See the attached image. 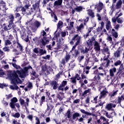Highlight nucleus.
Masks as SVG:
<instances>
[{"label": "nucleus", "mask_w": 124, "mask_h": 124, "mask_svg": "<svg viewBox=\"0 0 124 124\" xmlns=\"http://www.w3.org/2000/svg\"><path fill=\"white\" fill-rule=\"evenodd\" d=\"M29 69L32 70V67L29 66L25 67L23 69L12 72L8 74V78L11 80V83L13 84L10 85V89L11 90H18L19 87L17 86L16 84H21L22 83V81L19 78V76L20 78H25L26 76H28V70Z\"/></svg>", "instance_id": "nucleus-1"}, {"label": "nucleus", "mask_w": 124, "mask_h": 124, "mask_svg": "<svg viewBox=\"0 0 124 124\" xmlns=\"http://www.w3.org/2000/svg\"><path fill=\"white\" fill-rule=\"evenodd\" d=\"M26 25H28V26L32 29H34L40 27V23L37 21H35L34 22H32V21L27 22Z\"/></svg>", "instance_id": "nucleus-2"}, {"label": "nucleus", "mask_w": 124, "mask_h": 124, "mask_svg": "<svg viewBox=\"0 0 124 124\" xmlns=\"http://www.w3.org/2000/svg\"><path fill=\"white\" fill-rule=\"evenodd\" d=\"M101 89H103V91L100 92V95L99 96V99L101 98H105L108 93V91H107V89L104 87H100L99 88V91H100Z\"/></svg>", "instance_id": "nucleus-3"}, {"label": "nucleus", "mask_w": 124, "mask_h": 124, "mask_svg": "<svg viewBox=\"0 0 124 124\" xmlns=\"http://www.w3.org/2000/svg\"><path fill=\"white\" fill-rule=\"evenodd\" d=\"M19 102L22 107H25L26 109H27V107L29 106L30 99H29V98H27L26 99V102H25V100L23 99L22 98H20L19 99Z\"/></svg>", "instance_id": "nucleus-4"}, {"label": "nucleus", "mask_w": 124, "mask_h": 124, "mask_svg": "<svg viewBox=\"0 0 124 124\" xmlns=\"http://www.w3.org/2000/svg\"><path fill=\"white\" fill-rule=\"evenodd\" d=\"M31 7V4L30 3H28L24 5V7H22L21 8V11L22 12V14L24 15L26 14L27 13L28 15H31V13H33V12H26L27 9H29V8Z\"/></svg>", "instance_id": "nucleus-5"}, {"label": "nucleus", "mask_w": 124, "mask_h": 124, "mask_svg": "<svg viewBox=\"0 0 124 124\" xmlns=\"http://www.w3.org/2000/svg\"><path fill=\"white\" fill-rule=\"evenodd\" d=\"M72 40H76V45L75 46H77L78 45H79V44L80 43L81 41V36H79L78 34H76L74 36L73 38L72 39Z\"/></svg>", "instance_id": "nucleus-6"}, {"label": "nucleus", "mask_w": 124, "mask_h": 124, "mask_svg": "<svg viewBox=\"0 0 124 124\" xmlns=\"http://www.w3.org/2000/svg\"><path fill=\"white\" fill-rule=\"evenodd\" d=\"M94 50L96 52H99L100 51V44L97 41H95L93 42Z\"/></svg>", "instance_id": "nucleus-7"}, {"label": "nucleus", "mask_w": 124, "mask_h": 124, "mask_svg": "<svg viewBox=\"0 0 124 124\" xmlns=\"http://www.w3.org/2000/svg\"><path fill=\"white\" fill-rule=\"evenodd\" d=\"M124 49L121 47H119L114 53L113 56L115 58H120L121 57V52H123Z\"/></svg>", "instance_id": "nucleus-8"}, {"label": "nucleus", "mask_w": 124, "mask_h": 124, "mask_svg": "<svg viewBox=\"0 0 124 124\" xmlns=\"http://www.w3.org/2000/svg\"><path fill=\"white\" fill-rule=\"evenodd\" d=\"M7 9L5 2L3 1L2 0H0V10L4 11V10H7Z\"/></svg>", "instance_id": "nucleus-9"}, {"label": "nucleus", "mask_w": 124, "mask_h": 124, "mask_svg": "<svg viewBox=\"0 0 124 124\" xmlns=\"http://www.w3.org/2000/svg\"><path fill=\"white\" fill-rule=\"evenodd\" d=\"M76 48V46H73V48H72V50L70 51L71 53H72L73 56L74 57H77L78 55H79V52L78 50L75 49Z\"/></svg>", "instance_id": "nucleus-10"}, {"label": "nucleus", "mask_w": 124, "mask_h": 124, "mask_svg": "<svg viewBox=\"0 0 124 124\" xmlns=\"http://www.w3.org/2000/svg\"><path fill=\"white\" fill-rule=\"evenodd\" d=\"M103 121V122H106L107 120L103 116H101L99 119H97L96 121H94L93 124H102L101 121Z\"/></svg>", "instance_id": "nucleus-11"}, {"label": "nucleus", "mask_w": 124, "mask_h": 124, "mask_svg": "<svg viewBox=\"0 0 124 124\" xmlns=\"http://www.w3.org/2000/svg\"><path fill=\"white\" fill-rule=\"evenodd\" d=\"M102 8H103V3L101 2H99V4L96 5L95 7V9L97 10V12H100L102 10Z\"/></svg>", "instance_id": "nucleus-12"}, {"label": "nucleus", "mask_w": 124, "mask_h": 124, "mask_svg": "<svg viewBox=\"0 0 124 124\" xmlns=\"http://www.w3.org/2000/svg\"><path fill=\"white\" fill-rule=\"evenodd\" d=\"M62 3V0H57L54 2L53 5L54 7L58 8L59 6H61Z\"/></svg>", "instance_id": "nucleus-13"}, {"label": "nucleus", "mask_w": 124, "mask_h": 124, "mask_svg": "<svg viewBox=\"0 0 124 124\" xmlns=\"http://www.w3.org/2000/svg\"><path fill=\"white\" fill-rule=\"evenodd\" d=\"M106 114H105V116L108 118V119H111V118H113L114 116H116V114L115 111L112 112L110 114H108V112L105 111Z\"/></svg>", "instance_id": "nucleus-14"}, {"label": "nucleus", "mask_w": 124, "mask_h": 124, "mask_svg": "<svg viewBox=\"0 0 124 124\" xmlns=\"http://www.w3.org/2000/svg\"><path fill=\"white\" fill-rule=\"evenodd\" d=\"M50 85L52 86V87H53V90H57V89H58V85L59 84L57 81H53L51 82Z\"/></svg>", "instance_id": "nucleus-15"}, {"label": "nucleus", "mask_w": 124, "mask_h": 124, "mask_svg": "<svg viewBox=\"0 0 124 124\" xmlns=\"http://www.w3.org/2000/svg\"><path fill=\"white\" fill-rule=\"evenodd\" d=\"M21 37H22V39H23V40H25L26 42H29V36L27 35V34H26V33H23V34L21 36Z\"/></svg>", "instance_id": "nucleus-16"}, {"label": "nucleus", "mask_w": 124, "mask_h": 124, "mask_svg": "<svg viewBox=\"0 0 124 124\" xmlns=\"http://www.w3.org/2000/svg\"><path fill=\"white\" fill-rule=\"evenodd\" d=\"M16 44L17 45V51H18V52H22V51H23V46L18 42H16Z\"/></svg>", "instance_id": "nucleus-17"}, {"label": "nucleus", "mask_w": 124, "mask_h": 124, "mask_svg": "<svg viewBox=\"0 0 124 124\" xmlns=\"http://www.w3.org/2000/svg\"><path fill=\"white\" fill-rule=\"evenodd\" d=\"M117 69L116 68H113L109 70V75L111 77H114V73L116 72Z\"/></svg>", "instance_id": "nucleus-18"}, {"label": "nucleus", "mask_w": 124, "mask_h": 124, "mask_svg": "<svg viewBox=\"0 0 124 124\" xmlns=\"http://www.w3.org/2000/svg\"><path fill=\"white\" fill-rule=\"evenodd\" d=\"M112 28V26L111 25V22L110 20H107L106 25V29L107 30V31H109Z\"/></svg>", "instance_id": "nucleus-19"}, {"label": "nucleus", "mask_w": 124, "mask_h": 124, "mask_svg": "<svg viewBox=\"0 0 124 124\" xmlns=\"http://www.w3.org/2000/svg\"><path fill=\"white\" fill-rule=\"evenodd\" d=\"M2 27H3V29L5 31H9V30L11 29V25L10 24L7 25L5 24H3Z\"/></svg>", "instance_id": "nucleus-20"}, {"label": "nucleus", "mask_w": 124, "mask_h": 124, "mask_svg": "<svg viewBox=\"0 0 124 124\" xmlns=\"http://www.w3.org/2000/svg\"><path fill=\"white\" fill-rule=\"evenodd\" d=\"M124 70V64H121L119 68V69L117 72V74H119V75H120V74H122V73H123Z\"/></svg>", "instance_id": "nucleus-21"}, {"label": "nucleus", "mask_w": 124, "mask_h": 124, "mask_svg": "<svg viewBox=\"0 0 124 124\" xmlns=\"http://www.w3.org/2000/svg\"><path fill=\"white\" fill-rule=\"evenodd\" d=\"M41 42L43 45H46V44L49 43V40H48L46 37H43L42 39Z\"/></svg>", "instance_id": "nucleus-22"}, {"label": "nucleus", "mask_w": 124, "mask_h": 124, "mask_svg": "<svg viewBox=\"0 0 124 124\" xmlns=\"http://www.w3.org/2000/svg\"><path fill=\"white\" fill-rule=\"evenodd\" d=\"M74 25V22L72 21L70 22V24H68V26L67 27V30L69 31H71L72 28H73Z\"/></svg>", "instance_id": "nucleus-23"}, {"label": "nucleus", "mask_w": 124, "mask_h": 124, "mask_svg": "<svg viewBox=\"0 0 124 124\" xmlns=\"http://www.w3.org/2000/svg\"><path fill=\"white\" fill-rule=\"evenodd\" d=\"M88 14L90 17L92 18H93L94 17V14L93 13V10H88Z\"/></svg>", "instance_id": "nucleus-24"}, {"label": "nucleus", "mask_w": 124, "mask_h": 124, "mask_svg": "<svg viewBox=\"0 0 124 124\" xmlns=\"http://www.w3.org/2000/svg\"><path fill=\"white\" fill-rule=\"evenodd\" d=\"M79 117H80V113L78 112H75L72 115V119L73 120H75L76 119H77V118Z\"/></svg>", "instance_id": "nucleus-25"}, {"label": "nucleus", "mask_w": 124, "mask_h": 124, "mask_svg": "<svg viewBox=\"0 0 124 124\" xmlns=\"http://www.w3.org/2000/svg\"><path fill=\"white\" fill-rule=\"evenodd\" d=\"M122 3H123L122 0H119L118 1L116 5V7L117 9H119V8H121V7H122Z\"/></svg>", "instance_id": "nucleus-26"}, {"label": "nucleus", "mask_w": 124, "mask_h": 124, "mask_svg": "<svg viewBox=\"0 0 124 124\" xmlns=\"http://www.w3.org/2000/svg\"><path fill=\"white\" fill-rule=\"evenodd\" d=\"M84 29V25L83 24H81L79 26H77V31H81L82 30Z\"/></svg>", "instance_id": "nucleus-27"}, {"label": "nucleus", "mask_w": 124, "mask_h": 124, "mask_svg": "<svg viewBox=\"0 0 124 124\" xmlns=\"http://www.w3.org/2000/svg\"><path fill=\"white\" fill-rule=\"evenodd\" d=\"M118 91L117 90L116 91H113L112 93H109V95L110 97H113L115 96V95H117V93H118Z\"/></svg>", "instance_id": "nucleus-28"}, {"label": "nucleus", "mask_w": 124, "mask_h": 124, "mask_svg": "<svg viewBox=\"0 0 124 124\" xmlns=\"http://www.w3.org/2000/svg\"><path fill=\"white\" fill-rule=\"evenodd\" d=\"M86 44L87 46L89 47H92L93 46V41H92V40L89 39L87 42H86Z\"/></svg>", "instance_id": "nucleus-29"}, {"label": "nucleus", "mask_w": 124, "mask_h": 124, "mask_svg": "<svg viewBox=\"0 0 124 124\" xmlns=\"http://www.w3.org/2000/svg\"><path fill=\"white\" fill-rule=\"evenodd\" d=\"M11 64H12L13 67H14L16 69H21V67L18 65H16V64L15 63H11Z\"/></svg>", "instance_id": "nucleus-30"}, {"label": "nucleus", "mask_w": 124, "mask_h": 124, "mask_svg": "<svg viewBox=\"0 0 124 124\" xmlns=\"http://www.w3.org/2000/svg\"><path fill=\"white\" fill-rule=\"evenodd\" d=\"M66 116L67 117L68 119H70L72 117L71 113L70 112V109H68L66 113Z\"/></svg>", "instance_id": "nucleus-31"}, {"label": "nucleus", "mask_w": 124, "mask_h": 124, "mask_svg": "<svg viewBox=\"0 0 124 124\" xmlns=\"http://www.w3.org/2000/svg\"><path fill=\"white\" fill-rule=\"evenodd\" d=\"M110 57V52L105 53L104 61H107L108 58Z\"/></svg>", "instance_id": "nucleus-32"}, {"label": "nucleus", "mask_w": 124, "mask_h": 124, "mask_svg": "<svg viewBox=\"0 0 124 124\" xmlns=\"http://www.w3.org/2000/svg\"><path fill=\"white\" fill-rule=\"evenodd\" d=\"M90 48H91V46H87V47H85V50H83L82 51H81V53H88V52L90 51Z\"/></svg>", "instance_id": "nucleus-33"}, {"label": "nucleus", "mask_w": 124, "mask_h": 124, "mask_svg": "<svg viewBox=\"0 0 124 124\" xmlns=\"http://www.w3.org/2000/svg\"><path fill=\"white\" fill-rule=\"evenodd\" d=\"M117 23H118V24H122V23H124V18H123L122 17H118L117 18Z\"/></svg>", "instance_id": "nucleus-34"}, {"label": "nucleus", "mask_w": 124, "mask_h": 124, "mask_svg": "<svg viewBox=\"0 0 124 124\" xmlns=\"http://www.w3.org/2000/svg\"><path fill=\"white\" fill-rule=\"evenodd\" d=\"M20 113L19 112H16L13 115V117L14 118H16L17 119H19V118H20Z\"/></svg>", "instance_id": "nucleus-35"}, {"label": "nucleus", "mask_w": 124, "mask_h": 124, "mask_svg": "<svg viewBox=\"0 0 124 124\" xmlns=\"http://www.w3.org/2000/svg\"><path fill=\"white\" fill-rule=\"evenodd\" d=\"M39 53L41 56L42 55H44V54H46V50H43V49H40L39 50Z\"/></svg>", "instance_id": "nucleus-36"}, {"label": "nucleus", "mask_w": 124, "mask_h": 124, "mask_svg": "<svg viewBox=\"0 0 124 124\" xmlns=\"http://www.w3.org/2000/svg\"><path fill=\"white\" fill-rule=\"evenodd\" d=\"M47 108H46V111H49V110H50V111H52L53 110V108H54V106L53 105H47Z\"/></svg>", "instance_id": "nucleus-37"}, {"label": "nucleus", "mask_w": 124, "mask_h": 124, "mask_svg": "<svg viewBox=\"0 0 124 124\" xmlns=\"http://www.w3.org/2000/svg\"><path fill=\"white\" fill-rule=\"evenodd\" d=\"M10 107L12 108V109H16V107H15V104L14 103H10Z\"/></svg>", "instance_id": "nucleus-38"}, {"label": "nucleus", "mask_w": 124, "mask_h": 124, "mask_svg": "<svg viewBox=\"0 0 124 124\" xmlns=\"http://www.w3.org/2000/svg\"><path fill=\"white\" fill-rule=\"evenodd\" d=\"M63 23L62 21H59L57 25V29H60L61 26H62Z\"/></svg>", "instance_id": "nucleus-39"}, {"label": "nucleus", "mask_w": 124, "mask_h": 124, "mask_svg": "<svg viewBox=\"0 0 124 124\" xmlns=\"http://www.w3.org/2000/svg\"><path fill=\"white\" fill-rule=\"evenodd\" d=\"M11 102L13 103H16V102H18V99L16 97H14L11 100Z\"/></svg>", "instance_id": "nucleus-40"}, {"label": "nucleus", "mask_w": 124, "mask_h": 124, "mask_svg": "<svg viewBox=\"0 0 124 124\" xmlns=\"http://www.w3.org/2000/svg\"><path fill=\"white\" fill-rule=\"evenodd\" d=\"M91 89H88V90L84 91V92L83 93V95H86V94L89 93H91Z\"/></svg>", "instance_id": "nucleus-41"}, {"label": "nucleus", "mask_w": 124, "mask_h": 124, "mask_svg": "<svg viewBox=\"0 0 124 124\" xmlns=\"http://www.w3.org/2000/svg\"><path fill=\"white\" fill-rule=\"evenodd\" d=\"M51 17L52 18H54L55 20V22H56V21H58V17H57V16H56V15H55L54 13L51 14Z\"/></svg>", "instance_id": "nucleus-42"}, {"label": "nucleus", "mask_w": 124, "mask_h": 124, "mask_svg": "<svg viewBox=\"0 0 124 124\" xmlns=\"http://www.w3.org/2000/svg\"><path fill=\"white\" fill-rule=\"evenodd\" d=\"M122 64V61L118 60L117 61H116L115 63H114V65L115 66H118V65H120V64Z\"/></svg>", "instance_id": "nucleus-43"}, {"label": "nucleus", "mask_w": 124, "mask_h": 124, "mask_svg": "<svg viewBox=\"0 0 124 124\" xmlns=\"http://www.w3.org/2000/svg\"><path fill=\"white\" fill-rule=\"evenodd\" d=\"M61 75H62V73H59L56 75L55 78V80H59L61 78Z\"/></svg>", "instance_id": "nucleus-44"}, {"label": "nucleus", "mask_w": 124, "mask_h": 124, "mask_svg": "<svg viewBox=\"0 0 124 124\" xmlns=\"http://www.w3.org/2000/svg\"><path fill=\"white\" fill-rule=\"evenodd\" d=\"M60 93V94L62 95V97H60V95H58L57 97H58V98H59V99H60V100H62V98H63V97H64V93Z\"/></svg>", "instance_id": "nucleus-45"}, {"label": "nucleus", "mask_w": 124, "mask_h": 124, "mask_svg": "<svg viewBox=\"0 0 124 124\" xmlns=\"http://www.w3.org/2000/svg\"><path fill=\"white\" fill-rule=\"evenodd\" d=\"M107 40V41H108V42L112 43V37H111V36L108 35Z\"/></svg>", "instance_id": "nucleus-46"}, {"label": "nucleus", "mask_w": 124, "mask_h": 124, "mask_svg": "<svg viewBox=\"0 0 124 124\" xmlns=\"http://www.w3.org/2000/svg\"><path fill=\"white\" fill-rule=\"evenodd\" d=\"M46 32L44 30H42L41 32V36H43V37H45L46 36Z\"/></svg>", "instance_id": "nucleus-47"}, {"label": "nucleus", "mask_w": 124, "mask_h": 124, "mask_svg": "<svg viewBox=\"0 0 124 124\" xmlns=\"http://www.w3.org/2000/svg\"><path fill=\"white\" fill-rule=\"evenodd\" d=\"M33 7L34 10H35L36 8H39V4L38 3H35L34 5H33Z\"/></svg>", "instance_id": "nucleus-48"}, {"label": "nucleus", "mask_w": 124, "mask_h": 124, "mask_svg": "<svg viewBox=\"0 0 124 124\" xmlns=\"http://www.w3.org/2000/svg\"><path fill=\"white\" fill-rule=\"evenodd\" d=\"M64 59H65L66 62H68L70 59V55L68 54L66 55Z\"/></svg>", "instance_id": "nucleus-49"}, {"label": "nucleus", "mask_w": 124, "mask_h": 124, "mask_svg": "<svg viewBox=\"0 0 124 124\" xmlns=\"http://www.w3.org/2000/svg\"><path fill=\"white\" fill-rule=\"evenodd\" d=\"M11 42L9 40H7L5 41V45L6 46H8V45H11Z\"/></svg>", "instance_id": "nucleus-50"}, {"label": "nucleus", "mask_w": 124, "mask_h": 124, "mask_svg": "<svg viewBox=\"0 0 124 124\" xmlns=\"http://www.w3.org/2000/svg\"><path fill=\"white\" fill-rule=\"evenodd\" d=\"M75 78H76V80H78V81H79L80 80H81V77H80V75H78V74H77L75 77Z\"/></svg>", "instance_id": "nucleus-51"}, {"label": "nucleus", "mask_w": 124, "mask_h": 124, "mask_svg": "<svg viewBox=\"0 0 124 124\" xmlns=\"http://www.w3.org/2000/svg\"><path fill=\"white\" fill-rule=\"evenodd\" d=\"M119 12H117L115 14V17H117V18H119V17H121V16H123V13H120L119 14Z\"/></svg>", "instance_id": "nucleus-52"}, {"label": "nucleus", "mask_w": 124, "mask_h": 124, "mask_svg": "<svg viewBox=\"0 0 124 124\" xmlns=\"http://www.w3.org/2000/svg\"><path fill=\"white\" fill-rule=\"evenodd\" d=\"M80 111L81 113H82V114H85V115H87L88 116L89 112L86 111L85 110L82 109H80Z\"/></svg>", "instance_id": "nucleus-53"}, {"label": "nucleus", "mask_w": 124, "mask_h": 124, "mask_svg": "<svg viewBox=\"0 0 124 124\" xmlns=\"http://www.w3.org/2000/svg\"><path fill=\"white\" fill-rule=\"evenodd\" d=\"M98 98V96H97L95 97H94L93 98V100H92V102H93V103H97V98Z\"/></svg>", "instance_id": "nucleus-54"}, {"label": "nucleus", "mask_w": 124, "mask_h": 124, "mask_svg": "<svg viewBox=\"0 0 124 124\" xmlns=\"http://www.w3.org/2000/svg\"><path fill=\"white\" fill-rule=\"evenodd\" d=\"M77 120L79 123H84V118L83 117H80L79 118H78Z\"/></svg>", "instance_id": "nucleus-55"}, {"label": "nucleus", "mask_w": 124, "mask_h": 124, "mask_svg": "<svg viewBox=\"0 0 124 124\" xmlns=\"http://www.w3.org/2000/svg\"><path fill=\"white\" fill-rule=\"evenodd\" d=\"M9 18L10 20H11L10 22H11V23H12L13 22V20H14V16L12 15H11L9 16Z\"/></svg>", "instance_id": "nucleus-56"}, {"label": "nucleus", "mask_w": 124, "mask_h": 124, "mask_svg": "<svg viewBox=\"0 0 124 124\" xmlns=\"http://www.w3.org/2000/svg\"><path fill=\"white\" fill-rule=\"evenodd\" d=\"M67 84V81L64 80L62 82V84L60 85L62 86V87H63L64 88V87H65V86H66Z\"/></svg>", "instance_id": "nucleus-57"}, {"label": "nucleus", "mask_w": 124, "mask_h": 124, "mask_svg": "<svg viewBox=\"0 0 124 124\" xmlns=\"http://www.w3.org/2000/svg\"><path fill=\"white\" fill-rule=\"evenodd\" d=\"M112 34L115 38H117L118 37V33L116 31L112 32Z\"/></svg>", "instance_id": "nucleus-58"}, {"label": "nucleus", "mask_w": 124, "mask_h": 124, "mask_svg": "<svg viewBox=\"0 0 124 124\" xmlns=\"http://www.w3.org/2000/svg\"><path fill=\"white\" fill-rule=\"evenodd\" d=\"M31 75H32V76H33V78H36V77H37V76L36 75V73L34 71H32Z\"/></svg>", "instance_id": "nucleus-59"}, {"label": "nucleus", "mask_w": 124, "mask_h": 124, "mask_svg": "<svg viewBox=\"0 0 124 124\" xmlns=\"http://www.w3.org/2000/svg\"><path fill=\"white\" fill-rule=\"evenodd\" d=\"M3 51H4V52H9V51H10L9 47L5 46L3 48Z\"/></svg>", "instance_id": "nucleus-60"}, {"label": "nucleus", "mask_w": 124, "mask_h": 124, "mask_svg": "<svg viewBox=\"0 0 124 124\" xmlns=\"http://www.w3.org/2000/svg\"><path fill=\"white\" fill-rule=\"evenodd\" d=\"M106 108L108 110H109L110 111V110H111V109H112V107L111 106L110 104H108L106 106Z\"/></svg>", "instance_id": "nucleus-61"}, {"label": "nucleus", "mask_w": 124, "mask_h": 124, "mask_svg": "<svg viewBox=\"0 0 124 124\" xmlns=\"http://www.w3.org/2000/svg\"><path fill=\"white\" fill-rule=\"evenodd\" d=\"M0 59H3V55H4V53L2 50L0 49Z\"/></svg>", "instance_id": "nucleus-62"}, {"label": "nucleus", "mask_w": 124, "mask_h": 124, "mask_svg": "<svg viewBox=\"0 0 124 124\" xmlns=\"http://www.w3.org/2000/svg\"><path fill=\"white\" fill-rule=\"evenodd\" d=\"M76 10L77 12H80V11H82V10H83V9L82 8V7H78L76 9Z\"/></svg>", "instance_id": "nucleus-63"}, {"label": "nucleus", "mask_w": 124, "mask_h": 124, "mask_svg": "<svg viewBox=\"0 0 124 124\" xmlns=\"http://www.w3.org/2000/svg\"><path fill=\"white\" fill-rule=\"evenodd\" d=\"M35 120V124H40V120H39V118H38V117H36Z\"/></svg>", "instance_id": "nucleus-64"}]
</instances>
